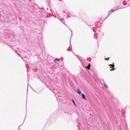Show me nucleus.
Segmentation results:
<instances>
[{"label": "nucleus", "instance_id": "0eeeda50", "mask_svg": "<svg viewBox=\"0 0 130 130\" xmlns=\"http://www.w3.org/2000/svg\"><path fill=\"white\" fill-rule=\"evenodd\" d=\"M78 93L79 94H81V92L79 91V89H77Z\"/></svg>", "mask_w": 130, "mask_h": 130}, {"label": "nucleus", "instance_id": "20e7f679", "mask_svg": "<svg viewBox=\"0 0 130 130\" xmlns=\"http://www.w3.org/2000/svg\"><path fill=\"white\" fill-rule=\"evenodd\" d=\"M91 66L90 64H89L88 66L87 67L86 66L85 67L88 70H89L90 69V67Z\"/></svg>", "mask_w": 130, "mask_h": 130}, {"label": "nucleus", "instance_id": "7ed1b4c3", "mask_svg": "<svg viewBox=\"0 0 130 130\" xmlns=\"http://www.w3.org/2000/svg\"><path fill=\"white\" fill-rule=\"evenodd\" d=\"M82 98L84 99V100H86V98H85V96L83 94H82Z\"/></svg>", "mask_w": 130, "mask_h": 130}, {"label": "nucleus", "instance_id": "f03ea898", "mask_svg": "<svg viewBox=\"0 0 130 130\" xmlns=\"http://www.w3.org/2000/svg\"><path fill=\"white\" fill-rule=\"evenodd\" d=\"M102 80L104 82L105 87L106 88H108V86L106 84V83H105V82L104 81V79H102Z\"/></svg>", "mask_w": 130, "mask_h": 130}, {"label": "nucleus", "instance_id": "6e6552de", "mask_svg": "<svg viewBox=\"0 0 130 130\" xmlns=\"http://www.w3.org/2000/svg\"><path fill=\"white\" fill-rule=\"evenodd\" d=\"M109 59V58H105V59L107 60H108Z\"/></svg>", "mask_w": 130, "mask_h": 130}, {"label": "nucleus", "instance_id": "9d476101", "mask_svg": "<svg viewBox=\"0 0 130 130\" xmlns=\"http://www.w3.org/2000/svg\"><path fill=\"white\" fill-rule=\"evenodd\" d=\"M63 20V19H62V20Z\"/></svg>", "mask_w": 130, "mask_h": 130}, {"label": "nucleus", "instance_id": "f257e3e1", "mask_svg": "<svg viewBox=\"0 0 130 130\" xmlns=\"http://www.w3.org/2000/svg\"><path fill=\"white\" fill-rule=\"evenodd\" d=\"M109 66H110V68L111 69V68H112L111 69H110V71H111L112 70L113 71L115 69H116V68H115L114 65V64H110Z\"/></svg>", "mask_w": 130, "mask_h": 130}, {"label": "nucleus", "instance_id": "423d86ee", "mask_svg": "<svg viewBox=\"0 0 130 130\" xmlns=\"http://www.w3.org/2000/svg\"><path fill=\"white\" fill-rule=\"evenodd\" d=\"M72 102H73V103L74 105L76 106V107L77 106V105H76V104L75 103V102H74V101L73 100H72Z\"/></svg>", "mask_w": 130, "mask_h": 130}, {"label": "nucleus", "instance_id": "1a4fd4ad", "mask_svg": "<svg viewBox=\"0 0 130 130\" xmlns=\"http://www.w3.org/2000/svg\"><path fill=\"white\" fill-rule=\"evenodd\" d=\"M111 11H113V10H111Z\"/></svg>", "mask_w": 130, "mask_h": 130}, {"label": "nucleus", "instance_id": "39448f33", "mask_svg": "<svg viewBox=\"0 0 130 130\" xmlns=\"http://www.w3.org/2000/svg\"><path fill=\"white\" fill-rule=\"evenodd\" d=\"M60 60V58H58V59L56 58L55 60H54V62H55V63H57L56 62V61H59Z\"/></svg>", "mask_w": 130, "mask_h": 130}]
</instances>
